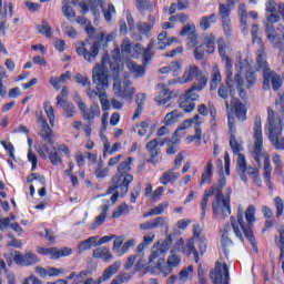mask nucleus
Here are the masks:
<instances>
[{
	"mask_svg": "<svg viewBox=\"0 0 284 284\" xmlns=\"http://www.w3.org/2000/svg\"><path fill=\"white\" fill-rule=\"evenodd\" d=\"M227 180L222 176L216 184H213L209 191L204 192V196L201 201L202 219H205V212L207 211V201L210 196H214L212 202L213 214L222 213V219H227L232 214L230 199L232 196V187H227L225 194H223V187Z\"/></svg>",
	"mask_w": 284,
	"mask_h": 284,
	"instance_id": "obj_1",
	"label": "nucleus"
},
{
	"mask_svg": "<svg viewBox=\"0 0 284 284\" xmlns=\"http://www.w3.org/2000/svg\"><path fill=\"white\" fill-rule=\"evenodd\" d=\"M256 209L254 205H250L245 211V220H243V207H237V222L234 217H231V225L233 227L235 236L239 237L241 243H243V234L250 241L254 252H258V246L256 245V237H254V233L252 232V227L254 226Z\"/></svg>",
	"mask_w": 284,
	"mask_h": 284,
	"instance_id": "obj_2",
	"label": "nucleus"
},
{
	"mask_svg": "<svg viewBox=\"0 0 284 284\" xmlns=\"http://www.w3.org/2000/svg\"><path fill=\"white\" fill-rule=\"evenodd\" d=\"M254 150L252 156L256 161L258 168H261V159H264V181L270 190H272V164H270V158L263 153V129L261 125V115H256L254 122Z\"/></svg>",
	"mask_w": 284,
	"mask_h": 284,
	"instance_id": "obj_3",
	"label": "nucleus"
},
{
	"mask_svg": "<svg viewBox=\"0 0 284 284\" xmlns=\"http://www.w3.org/2000/svg\"><path fill=\"white\" fill-rule=\"evenodd\" d=\"M134 159L128 158L125 161L118 165V172L112 178V185L108 189L106 194H113L114 190H119L120 196H125L134 176L130 174Z\"/></svg>",
	"mask_w": 284,
	"mask_h": 284,
	"instance_id": "obj_4",
	"label": "nucleus"
},
{
	"mask_svg": "<svg viewBox=\"0 0 284 284\" xmlns=\"http://www.w3.org/2000/svg\"><path fill=\"white\" fill-rule=\"evenodd\" d=\"M268 123V139L276 150H284V138L281 136L283 125L281 124V116L274 113L272 108L267 109Z\"/></svg>",
	"mask_w": 284,
	"mask_h": 284,
	"instance_id": "obj_5",
	"label": "nucleus"
},
{
	"mask_svg": "<svg viewBox=\"0 0 284 284\" xmlns=\"http://www.w3.org/2000/svg\"><path fill=\"white\" fill-rule=\"evenodd\" d=\"M256 71L263 73L264 87L270 88V83L273 90H280L283 85V79L276 72L270 70V64L267 63V55H261L256 58L255 64Z\"/></svg>",
	"mask_w": 284,
	"mask_h": 284,
	"instance_id": "obj_6",
	"label": "nucleus"
},
{
	"mask_svg": "<svg viewBox=\"0 0 284 284\" xmlns=\"http://www.w3.org/2000/svg\"><path fill=\"white\" fill-rule=\"evenodd\" d=\"M92 83L98 92H103V90L110 88V71L105 64L98 63L92 69Z\"/></svg>",
	"mask_w": 284,
	"mask_h": 284,
	"instance_id": "obj_7",
	"label": "nucleus"
},
{
	"mask_svg": "<svg viewBox=\"0 0 284 284\" xmlns=\"http://www.w3.org/2000/svg\"><path fill=\"white\" fill-rule=\"evenodd\" d=\"M99 48H101L99 41L90 43V40H87L77 44L75 50L79 57H83L84 61L92 63L99 57Z\"/></svg>",
	"mask_w": 284,
	"mask_h": 284,
	"instance_id": "obj_8",
	"label": "nucleus"
},
{
	"mask_svg": "<svg viewBox=\"0 0 284 284\" xmlns=\"http://www.w3.org/2000/svg\"><path fill=\"white\" fill-rule=\"evenodd\" d=\"M265 34L270 43L274 48H283L284 42V26L278 24L277 27H274V22L267 21L265 23Z\"/></svg>",
	"mask_w": 284,
	"mask_h": 284,
	"instance_id": "obj_9",
	"label": "nucleus"
},
{
	"mask_svg": "<svg viewBox=\"0 0 284 284\" xmlns=\"http://www.w3.org/2000/svg\"><path fill=\"white\" fill-rule=\"evenodd\" d=\"M215 41H216V38L213 34H206L204 37L203 44L196 47L193 52L196 61L203 60V58L206 54H213L214 50H216Z\"/></svg>",
	"mask_w": 284,
	"mask_h": 284,
	"instance_id": "obj_10",
	"label": "nucleus"
},
{
	"mask_svg": "<svg viewBox=\"0 0 284 284\" xmlns=\"http://www.w3.org/2000/svg\"><path fill=\"white\" fill-rule=\"evenodd\" d=\"M181 265V256H179L174 251H171V254L168 256L166 262H163V264L156 263L155 270H159L161 272L162 276H170L176 267Z\"/></svg>",
	"mask_w": 284,
	"mask_h": 284,
	"instance_id": "obj_11",
	"label": "nucleus"
},
{
	"mask_svg": "<svg viewBox=\"0 0 284 284\" xmlns=\"http://www.w3.org/2000/svg\"><path fill=\"white\" fill-rule=\"evenodd\" d=\"M210 278L213 284H230V268L227 264L216 262L214 271L210 273Z\"/></svg>",
	"mask_w": 284,
	"mask_h": 284,
	"instance_id": "obj_12",
	"label": "nucleus"
},
{
	"mask_svg": "<svg viewBox=\"0 0 284 284\" xmlns=\"http://www.w3.org/2000/svg\"><path fill=\"white\" fill-rule=\"evenodd\" d=\"M217 44H219L217 47L219 54L225 63L226 85L230 92H232L234 88L232 87V83H231L232 82V60H230V57L225 54V42L219 41Z\"/></svg>",
	"mask_w": 284,
	"mask_h": 284,
	"instance_id": "obj_13",
	"label": "nucleus"
},
{
	"mask_svg": "<svg viewBox=\"0 0 284 284\" xmlns=\"http://www.w3.org/2000/svg\"><path fill=\"white\" fill-rule=\"evenodd\" d=\"M78 108L82 112L84 121H88L90 125L94 122V116H101V109L99 108V104H92L88 111L85 103L81 101V98H78Z\"/></svg>",
	"mask_w": 284,
	"mask_h": 284,
	"instance_id": "obj_14",
	"label": "nucleus"
},
{
	"mask_svg": "<svg viewBox=\"0 0 284 284\" xmlns=\"http://www.w3.org/2000/svg\"><path fill=\"white\" fill-rule=\"evenodd\" d=\"M229 134H230V146L232 149L233 154H241L240 152L243 150V145L236 141V125L234 115H229Z\"/></svg>",
	"mask_w": 284,
	"mask_h": 284,
	"instance_id": "obj_15",
	"label": "nucleus"
},
{
	"mask_svg": "<svg viewBox=\"0 0 284 284\" xmlns=\"http://www.w3.org/2000/svg\"><path fill=\"white\" fill-rule=\"evenodd\" d=\"M37 123L40 124V136L43 139V141H47V143H51L52 141V129L48 124V121L43 118V113L37 112L36 113Z\"/></svg>",
	"mask_w": 284,
	"mask_h": 284,
	"instance_id": "obj_16",
	"label": "nucleus"
},
{
	"mask_svg": "<svg viewBox=\"0 0 284 284\" xmlns=\"http://www.w3.org/2000/svg\"><path fill=\"white\" fill-rule=\"evenodd\" d=\"M165 145V142H160L159 139H153L149 141L145 145V150L151 156V159L148 160V163H159V160H156V156L161 154V149Z\"/></svg>",
	"mask_w": 284,
	"mask_h": 284,
	"instance_id": "obj_17",
	"label": "nucleus"
},
{
	"mask_svg": "<svg viewBox=\"0 0 284 284\" xmlns=\"http://www.w3.org/2000/svg\"><path fill=\"white\" fill-rule=\"evenodd\" d=\"M113 92L115 97H120V99H125V101H132V97H134V88H125L119 82V80L114 79L113 83Z\"/></svg>",
	"mask_w": 284,
	"mask_h": 284,
	"instance_id": "obj_18",
	"label": "nucleus"
},
{
	"mask_svg": "<svg viewBox=\"0 0 284 284\" xmlns=\"http://www.w3.org/2000/svg\"><path fill=\"white\" fill-rule=\"evenodd\" d=\"M13 261L14 263H17V265H37V263H39V257L31 252H28L24 255L21 254L20 252H16Z\"/></svg>",
	"mask_w": 284,
	"mask_h": 284,
	"instance_id": "obj_19",
	"label": "nucleus"
},
{
	"mask_svg": "<svg viewBox=\"0 0 284 284\" xmlns=\"http://www.w3.org/2000/svg\"><path fill=\"white\" fill-rule=\"evenodd\" d=\"M251 34H252V42L257 44L256 59H260V57L261 58L267 57V54H265V44L263 43V39L258 37V24L252 26Z\"/></svg>",
	"mask_w": 284,
	"mask_h": 284,
	"instance_id": "obj_20",
	"label": "nucleus"
},
{
	"mask_svg": "<svg viewBox=\"0 0 284 284\" xmlns=\"http://www.w3.org/2000/svg\"><path fill=\"white\" fill-rule=\"evenodd\" d=\"M119 270H121V261H116L109 267H106L103 271L102 275L98 278V282H94V284H100L104 283V281H110L111 276L118 274Z\"/></svg>",
	"mask_w": 284,
	"mask_h": 284,
	"instance_id": "obj_21",
	"label": "nucleus"
},
{
	"mask_svg": "<svg viewBox=\"0 0 284 284\" xmlns=\"http://www.w3.org/2000/svg\"><path fill=\"white\" fill-rule=\"evenodd\" d=\"M180 178L181 173L176 172V169L172 168L161 175L160 183L162 185H169V183H171V185H174V183H176Z\"/></svg>",
	"mask_w": 284,
	"mask_h": 284,
	"instance_id": "obj_22",
	"label": "nucleus"
},
{
	"mask_svg": "<svg viewBox=\"0 0 284 284\" xmlns=\"http://www.w3.org/2000/svg\"><path fill=\"white\" fill-rule=\"evenodd\" d=\"M154 261H158L156 263H163L165 262V248L163 246L153 245L151 255L149 256V265H152Z\"/></svg>",
	"mask_w": 284,
	"mask_h": 284,
	"instance_id": "obj_23",
	"label": "nucleus"
},
{
	"mask_svg": "<svg viewBox=\"0 0 284 284\" xmlns=\"http://www.w3.org/2000/svg\"><path fill=\"white\" fill-rule=\"evenodd\" d=\"M154 23H156V17L153 14H150L148 17V22H138L136 28L140 34H145V37L150 36V32H152V28H154Z\"/></svg>",
	"mask_w": 284,
	"mask_h": 284,
	"instance_id": "obj_24",
	"label": "nucleus"
},
{
	"mask_svg": "<svg viewBox=\"0 0 284 284\" xmlns=\"http://www.w3.org/2000/svg\"><path fill=\"white\" fill-rule=\"evenodd\" d=\"M201 74V69L196 67L195 64L189 65L180 80L181 83H190L193 79H196Z\"/></svg>",
	"mask_w": 284,
	"mask_h": 284,
	"instance_id": "obj_25",
	"label": "nucleus"
},
{
	"mask_svg": "<svg viewBox=\"0 0 284 284\" xmlns=\"http://www.w3.org/2000/svg\"><path fill=\"white\" fill-rule=\"evenodd\" d=\"M231 105L234 109L235 116L239 119V121H245L247 119V108H245L243 102L233 99L231 101Z\"/></svg>",
	"mask_w": 284,
	"mask_h": 284,
	"instance_id": "obj_26",
	"label": "nucleus"
},
{
	"mask_svg": "<svg viewBox=\"0 0 284 284\" xmlns=\"http://www.w3.org/2000/svg\"><path fill=\"white\" fill-rule=\"evenodd\" d=\"M158 90H160V94L155 97V103H158V105H165V103L172 100L170 89H168L165 84H158Z\"/></svg>",
	"mask_w": 284,
	"mask_h": 284,
	"instance_id": "obj_27",
	"label": "nucleus"
},
{
	"mask_svg": "<svg viewBox=\"0 0 284 284\" xmlns=\"http://www.w3.org/2000/svg\"><path fill=\"white\" fill-rule=\"evenodd\" d=\"M126 68L131 74H133L134 79H141V77H145V64H136L134 61H128Z\"/></svg>",
	"mask_w": 284,
	"mask_h": 284,
	"instance_id": "obj_28",
	"label": "nucleus"
},
{
	"mask_svg": "<svg viewBox=\"0 0 284 284\" xmlns=\"http://www.w3.org/2000/svg\"><path fill=\"white\" fill-rule=\"evenodd\" d=\"M266 21L270 23H277L280 17L276 14V1L267 0L266 2Z\"/></svg>",
	"mask_w": 284,
	"mask_h": 284,
	"instance_id": "obj_29",
	"label": "nucleus"
},
{
	"mask_svg": "<svg viewBox=\"0 0 284 284\" xmlns=\"http://www.w3.org/2000/svg\"><path fill=\"white\" fill-rule=\"evenodd\" d=\"M101 4V0H90V3L87 4L85 2H79V7L81 8L82 14H88V12L91 10L93 12L94 17L99 14V6Z\"/></svg>",
	"mask_w": 284,
	"mask_h": 284,
	"instance_id": "obj_30",
	"label": "nucleus"
},
{
	"mask_svg": "<svg viewBox=\"0 0 284 284\" xmlns=\"http://www.w3.org/2000/svg\"><path fill=\"white\" fill-rule=\"evenodd\" d=\"M237 168L241 181L247 183V175L245 174V170H247V162L245 161V155L241 153L237 154Z\"/></svg>",
	"mask_w": 284,
	"mask_h": 284,
	"instance_id": "obj_31",
	"label": "nucleus"
},
{
	"mask_svg": "<svg viewBox=\"0 0 284 284\" xmlns=\"http://www.w3.org/2000/svg\"><path fill=\"white\" fill-rule=\"evenodd\" d=\"M93 258H102L105 263H110L112 261V253H110V248L101 246L93 251Z\"/></svg>",
	"mask_w": 284,
	"mask_h": 284,
	"instance_id": "obj_32",
	"label": "nucleus"
},
{
	"mask_svg": "<svg viewBox=\"0 0 284 284\" xmlns=\"http://www.w3.org/2000/svg\"><path fill=\"white\" fill-rule=\"evenodd\" d=\"M230 7L227 4H220L219 14L222 20V24L224 30H227L230 28Z\"/></svg>",
	"mask_w": 284,
	"mask_h": 284,
	"instance_id": "obj_33",
	"label": "nucleus"
},
{
	"mask_svg": "<svg viewBox=\"0 0 284 284\" xmlns=\"http://www.w3.org/2000/svg\"><path fill=\"white\" fill-rule=\"evenodd\" d=\"M183 116V113L179 112V110H173L169 112L163 120L164 125H174Z\"/></svg>",
	"mask_w": 284,
	"mask_h": 284,
	"instance_id": "obj_34",
	"label": "nucleus"
},
{
	"mask_svg": "<svg viewBox=\"0 0 284 284\" xmlns=\"http://www.w3.org/2000/svg\"><path fill=\"white\" fill-rule=\"evenodd\" d=\"M108 204L102 205V212L95 217V221L91 224V230H97V227L105 223V216H108Z\"/></svg>",
	"mask_w": 284,
	"mask_h": 284,
	"instance_id": "obj_35",
	"label": "nucleus"
},
{
	"mask_svg": "<svg viewBox=\"0 0 284 284\" xmlns=\"http://www.w3.org/2000/svg\"><path fill=\"white\" fill-rule=\"evenodd\" d=\"M37 252L38 254H42L43 256H50V258L53 260L59 258V248L57 247L43 248L41 246H38Z\"/></svg>",
	"mask_w": 284,
	"mask_h": 284,
	"instance_id": "obj_36",
	"label": "nucleus"
},
{
	"mask_svg": "<svg viewBox=\"0 0 284 284\" xmlns=\"http://www.w3.org/2000/svg\"><path fill=\"white\" fill-rule=\"evenodd\" d=\"M220 82H221V71L219 70V65H215L213 67V71H212L210 90H216L219 88Z\"/></svg>",
	"mask_w": 284,
	"mask_h": 284,
	"instance_id": "obj_37",
	"label": "nucleus"
},
{
	"mask_svg": "<svg viewBox=\"0 0 284 284\" xmlns=\"http://www.w3.org/2000/svg\"><path fill=\"white\" fill-rule=\"evenodd\" d=\"M212 23H216V14L214 13L202 17L200 28L201 30H210V26H212Z\"/></svg>",
	"mask_w": 284,
	"mask_h": 284,
	"instance_id": "obj_38",
	"label": "nucleus"
},
{
	"mask_svg": "<svg viewBox=\"0 0 284 284\" xmlns=\"http://www.w3.org/2000/svg\"><path fill=\"white\" fill-rule=\"evenodd\" d=\"M28 145H29V151H28V161L32 164L31 172H34L37 170V154L32 152V139L28 138Z\"/></svg>",
	"mask_w": 284,
	"mask_h": 284,
	"instance_id": "obj_39",
	"label": "nucleus"
},
{
	"mask_svg": "<svg viewBox=\"0 0 284 284\" xmlns=\"http://www.w3.org/2000/svg\"><path fill=\"white\" fill-rule=\"evenodd\" d=\"M194 273V266L189 265L187 267H184L179 276H178V281L181 283H185V281H187L190 278V276H192V274Z\"/></svg>",
	"mask_w": 284,
	"mask_h": 284,
	"instance_id": "obj_40",
	"label": "nucleus"
},
{
	"mask_svg": "<svg viewBox=\"0 0 284 284\" xmlns=\"http://www.w3.org/2000/svg\"><path fill=\"white\" fill-rule=\"evenodd\" d=\"M197 83H194L193 87L196 89V92H201L205 85H207V75L200 71V74L196 77Z\"/></svg>",
	"mask_w": 284,
	"mask_h": 284,
	"instance_id": "obj_41",
	"label": "nucleus"
},
{
	"mask_svg": "<svg viewBox=\"0 0 284 284\" xmlns=\"http://www.w3.org/2000/svg\"><path fill=\"white\" fill-rule=\"evenodd\" d=\"M49 161L53 165H61V163H63V160H61V151L53 148V150L49 152Z\"/></svg>",
	"mask_w": 284,
	"mask_h": 284,
	"instance_id": "obj_42",
	"label": "nucleus"
},
{
	"mask_svg": "<svg viewBox=\"0 0 284 284\" xmlns=\"http://www.w3.org/2000/svg\"><path fill=\"white\" fill-rule=\"evenodd\" d=\"M62 12L67 19H74V17H77V12L74 11V9L70 6V2H68V1L62 2Z\"/></svg>",
	"mask_w": 284,
	"mask_h": 284,
	"instance_id": "obj_43",
	"label": "nucleus"
},
{
	"mask_svg": "<svg viewBox=\"0 0 284 284\" xmlns=\"http://www.w3.org/2000/svg\"><path fill=\"white\" fill-rule=\"evenodd\" d=\"M239 14L241 17V24L244 26L243 32H247V9L245 8V4L239 6Z\"/></svg>",
	"mask_w": 284,
	"mask_h": 284,
	"instance_id": "obj_44",
	"label": "nucleus"
},
{
	"mask_svg": "<svg viewBox=\"0 0 284 284\" xmlns=\"http://www.w3.org/2000/svg\"><path fill=\"white\" fill-rule=\"evenodd\" d=\"M235 83H236V90L239 92V97H241V99H245V91L243 88H245V84L243 82V77H241V72H239L235 75Z\"/></svg>",
	"mask_w": 284,
	"mask_h": 284,
	"instance_id": "obj_45",
	"label": "nucleus"
},
{
	"mask_svg": "<svg viewBox=\"0 0 284 284\" xmlns=\"http://www.w3.org/2000/svg\"><path fill=\"white\" fill-rule=\"evenodd\" d=\"M125 214H130V205L122 204L112 213V219H121V216H125Z\"/></svg>",
	"mask_w": 284,
	"mask_h": 284,
	"instance_id": "obj_46",
	"label": "nucleus"
},
{
	"mask_svg": "<svg viewBox=\"0 0 284 284\" xmlns=\"http://www.w3.org/2000/svg\"><path fill=\"white\" fill-rule=\"evenodd\" d=\"M136 103H138V109L133 115V119H139V116H141V112H143V104L145 103L144 93H140L136 95Z\"/></svg>",
	"mask_w": 284,
	"mask_h": 284,
	"instance_id": "obj_47",
	"label": "nucleus"
},
{
	"mask_svg": "<svg viewBox=\"0 0 284 284\" xmlns=\"http://www.w3.org/2000/svg\"><path fill=\"white\" fill-rule=\"evenodd\" d=\"M44 112L49 119V123L51 126H54V108H52V104L50 102H45L43 104Z\"/></svg>",
	"mask_w": 284,
	"mask_h": 284,
	"instance_id": "obj_48",
	"label": "nucleus"
},
{
	"mask_svg": "<svg viewBox=\"0 0 284 284\" xmlns=\"http://www.w3.org/2000/svg\"><path fill=\"white\" fill-rule=\"evenodd\" d=\"M37 30L40 34H44L48 39L52 37V28H50L45 21H42V24H38Z\"/></svg>",
	"mask_w": 284,
	"mask_h": 284,
	"instance_id": "obj_49",
	"label": "nucleus"
},
{
	"mask_svg": "<svg viewBox=\"0 0 284 284\" xmlns=\"http://www.w3.org/2000/svg\"><path fill=\"white\" fill-rule=\"evenodd\" d=\"M59 108H63L65 116L72 119L74 114H77V108L72 103L64 102L62 105H58Z\"/></svg>",
	"mask_w": 284,
	"mask_h": 284,
	"instance_id": "obj_50",
	"label": "nucleus"
},
{
	"mask_svg": "<svg viewBox=\"0 0 284 284\" xmlns=\"http://www.w3.org/2000/svg\"><path fill=\"white\" fill-rule=\"evenodd\" d=\"M180 108L184 112L190 113L194 112V108H196V104L190 100L182 99V101L180 102Z\"/></svg>",
	"mask_w": 284,
	"mask_h": 284,
	"instance_id": "obj_51",
	"label": "nucleus"
},
{
	"mask_svg": "<svg viewBox=\"0 0 284 284\" xmlns=\"http://www.w3.org/2000/svg\"><path fill=\"white\" fill-rule=\"evenodd\" d=\"M182 99H185L186 101H199V93H196V89H194V85H192V88H190L185 94L182 97Z\"/></svg>",
	"mask_w": 284,
	"mask_h": 284,
	"instance_id": "obj_52",
	"label": "nucleus"
},
{
	"mask_svg": "<svg viewBox=\"0 0 284 284\" xmlns=\"http://www.w3.org/2000/svg\"><path fill=\"white\" fill-rule=\"evenodd\" d=\"M245 174L250 175L253 179L256 185H261V178H258V169L256 168H246Z\"/></svg>",
	"mask_w": 284,
	"mask_h": 284,
	"instance_id": "obj_53",
	"label": "nucleus"
},
{
	"mask_svg": "<svg viewBox=\"0 0 284 284\" xmlns=\"http://www.w3.org/2000/svg\"><path fill=\"white\" fill-rule=\"evenodd\" d=\"M280 237L275 240L277 247L281 251L280 258H284V229L278 230Z\"/></svg>",
	"mask_w": 284,
	"mask_h": 284,
	"instance_id": "obj_54",
	"label": "nucleus"
},
{
	"mask_svg": "<svg viewBox=\"0 0 284 284\" xmlns=\"http://www.w3.org/2000/svg\"><path fill=\"white\" fill-rule=\"evenodd\" d=\"M153 222V229L156 230V227H164V230H169V226H168V217H155L152 220Z\"/></svg>",
	"mask_w": 284,
	"mask_h": 284,
	"instance_id": "obj_55",
	"label": "nucleus"
},
{
	"mask_svg": "<svg viewBox=\"0 0 284 284\" xmlns=\"http://www.w3.org/2000/svg\"><path fill=\"white\" fill-rule=\"evenodd\" d=\"M32 181H37L40 185H45V176L39 173H31L27 176V183H32Z\"/></svg>",
	"mask_w": 284,
	"mask_h": 284,
	"instance_id": "obj_56",
	"label": "nucleus"
},
{
	"mask_svg": "<svg viewBox=\"0 0 284 284\" xmlns=\"http://www.w3.org/2000/svg\"><path fill=\"white\" fill-rule=\"evenodd\" d=\"M68 87H63L61 93L57 97V105H65L68 102Z\"/></svg>",
	"mask_w": 284,
	"mask_h": 284,
	"instance_id": "obj_57",
	"label": "nucleus"
},
{
	"mask_svg": "<svg viewBox=\"0 0 284 284\" xmlns=\"http://www.w3.org/2000/svg\"><path fill=\"white\" fill-rule=\"evenodd\" d=\"M180 34L181 37H191L192 34H196V27L194 24H186L183 27Z\"/></svg>",
	"mask_w": 284,
	"mask_h": 284,
	"instance_id": "obj_58",
	"label": "nucleus"
},
{
	"mask_svg": "<svg viewBox=\"0 0 284 284\" xmlns=\"http://www.w3.org/2000/svg\"><path fill=\"white\" fill-rule=\"evenodd\" d=\"M274 204H275V207H276V216L278 219V217L283 216V210H284L283 199H281V196H276L274 199Z\"/></svg>",
	"mask_w": 284,
	"mask_h": 284,
	"instance_id": "obj_59",
	"label": "nucleus"
},
{
	"mask_svg": "<svg viewBox=\"0 0 284 284\" xmlns=\"http://www.w3.org/2000/svg\"><path fill=\"white\" fill-rule=\"evenodd\" d=\"M123 241H124V239L120 236V237L115 239L113 242V252L115 254H118V256H123V252H122V247H121V245H123Z\"/></svg>",
	"mask_w": 284,
	"mask_h": 284,
	"instance_id": "obj_60",
	"label": "nucleus"
},
{
	"mask_svg": "<svg viewBox=\"0 0 284 284\" xmlns=\"http://www.w3.org/2000/svg\"><path fill=\"white\" fill-rule=\"evenodd\" d=\"M154 49V41H150L148 47L143 50V59H144V65L152 59L151 52Z\"/></svg>",
	"mask_w": 284,
	"mask_h": 284,
	"instance_id": "obj_61",
	"label": "nucleus"
},
{
	"mask_svg": "<svg viewBox=\"0 0 284 284\" xmlns=\"http://www.w3.org/2000/svg\"><path fill=\"white\" fill-rule=\"evenodd\" d=\"M75 83H80V85H83V88H90L92 83L90 82V79L88 77H83L81 73H78L74 78Z\"/></svg>",
	"mask_w": 284,
	"mask_h": 284,
	"instance_id": "obj_62",
	"label": "nucleus"
},
{
	"mask_svg": "<svg viewBox=\"0 0 284 284\" xmlns=\"http://www.w3.org/2000/svg\"><path fill=\"white\" fill-rule=\"evenodd\" d=\"M121 52H122V54H130V52H132V42H130L129 38H125L122 41Z\"/></svg>",
	"mask_w": 284,
	"mask_h": 284,
	"instance_id": "obj_63",
	"label": "nucleus"
},
{
	"mask_svg": "<svg viewBox=\"0 0 284 284\" xmlns=\"http://www.w3.org/2000/svg\"><path fill=\"white\" fill-rule=\"evenodd\" d=\"M168 205H170V204L168 202H164V203H161L158 206L151 209L153 216H160V214H163V212H165Z\"/></svg>",
	"mask_w": 284,
	"mask_h": 284,
	"instance_id": "obj_64",
	"label": "nucleus"
}]
</instances>
